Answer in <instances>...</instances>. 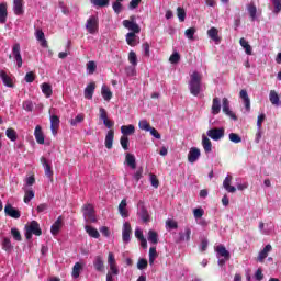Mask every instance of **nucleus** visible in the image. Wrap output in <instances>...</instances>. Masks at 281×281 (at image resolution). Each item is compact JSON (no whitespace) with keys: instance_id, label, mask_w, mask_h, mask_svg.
Masks as SVG:
<instances>
[{"instance_id":"f257e3e1","label":"nucleus","mask_w":281,"mask_h":281,"mask_svg":"<svg viewBox=\"0 0 281 281\" xmlns=\"http://www.w3.org/2000/svg\"><path fill=\"white\" fill-rule=\"evenodd\" d=\"M203 80V76H201V74H199L198 71H194L191 75V79L189 81V91L191 93V95H194L196 98V95H199V93H201V81Z\"/></svg>"},{"instance_id":"f03ea898","label":"nucleus","mask_w":281,"mask_h":281,"mask_svg":"<svg viewBox=\"0 0 281 281\" xmlns=\"http://www.w3.org/2000/svg\"><path fill=\"white\" fill-rule=\"evenodd\" d=\"M25 238L26 240H31L32 236H42L43 229H41V224L36 221H31L29 225L25 226Z\"/></svg>"},{"instance_id":"7ed1b4c3","label":"nucleus","mask_w":281,"mask_h":281,"mask_svg":"<svg viewBox=\"0 0 281 281\" xmlns=\"http://www.w3.org/2000/svg\"><path fill=\"white\" fill-rule=\"evenodd\" d=\"M135 15H131L130 20H124L123 21V26L126 30H130V32H132V34H139V32H142V29L139 27V24H137V22H135Z\"/></svg>"},{"instance_id":"20e7f679","label":"nucleus","mask_w":281,"mask_h":281,"mask_svg":"<svg viewBox=\"0 0 281 281\" xmlns=\"http://www.w3.org/2000/svg\"><path fill=\"white\" fill-rule=\"evenodd\" d=\"M82 212L85 220L88 223H95L98 220L95 218V210L93 209L92 204H85L82 206Z\"/></svg>"},{"instance_id":"39448f33","label":"nucleus","mask_w":281,"mask_h":281,"mask_svg":"<svg viewBox=\"0 0 281 281\" xmlns=\"http://www.w3.org/2000/svg\"><path fill=\"white\" fill-rule=\"evenodd\" d=\"M207 137L213 139V142H218L225 137V128L223 127H213L206 132Z\"/></svg>"},{"instance_id":"423d86ee","label":"nucleus","mask_w":281,"mask_h":281,"mask_svg":"<svg viewBox=\"0 0 281 281\" xmlns=\"http://www.w3.org/2000/svg\"><path fill=\"white\" fill-rule=\"evenodd\" d=\"M100 22L95 15H91L87 20L86 30L89 32V34H95L99 30Z\"/></svg>"},{"instance_id":"0eeeda50","label":"nucleus","mask_w":281,"mask_h":281,"mask_svg":"<svg viewBox=\"0 0 281 281\" xmlns=\"http://www.w3.org/2000/svg\"><path fill=\"white\" fill-rule=\"evenodd\" d=\"M12 56L14 60L16 61V66L19 69L23 67V57L21 56V44L15 43L12 47Z\"/></svg>"},{"instance_id":"6e6552de","label":"nucleus","mask_w":281,"mask_h":281,"mask_svg":"<svg viewBox=\"0 0 281 281\" xmlns=\"http://www.w3.org/2000/svg\"><path fill=\"white\" fill-rule=\"evenodd\" d=\"M40 161L44 167V172L47 179H49V181H54V170H52V165H49V162L47 161V158L41 157Z\"/></svg>"},{"instance_id":"1a4fd4ad","label":"nucleus","mask_w":281,"mask_h":281,"mask_svg":"<svg viewBox=\"0 0 281 281\" xmlns=\"http://www.w3.org/2000/svg\"><path fill=\"white\" fill-rule=\"evenodd\" d=\"M133 233V228L131 227V223L125 222L123 224V229H122V239L125 245H128L131 243V234Z\"/></svg>"},{"instance_id":"9d476101","label":"nucleus","mask_w":281,"mask_h":281,"mask_svg":"<svg viewBox=\"0 0 281 281\" xmlns=\"http://www.w3.org/2000/svg\"><path fill=\"white\" fill-rule=\"evenodd\" d=\"M4 214L10 216L11 218H21V211L12 206V204L8 203L4 206Z\"/></svg>"},{"instance_id":"9b49d317","label":"nucleus","mask_w":281,"mask_h":281,"mask_svg":"<svg viewBox=\"0 0 281 281\" xmlns=\"http://www.w3.org/2000/svg\"><path fill=\"white\" fill-rule=\"evenodd\" d=\"M138 216L143 221V223H148L150 221V215L148 214V210L144 205V202H138Z\"/></svg>"},{"instance_id":"f8f14e48","label":"nucleus","mask_w":281,"mask_h":281,"mask_svg":"<svg viewBox=\"0 0 281 281\" xmlns=\"http://www.w3.org/2000/svg\"><path fill=\"white\" fill-rule=\"evenodd\" d=\"M222 111L225 113V115H228L232 120H238V116L232 110H229V100L227 98H224L222 100Z\"/></svg>"},{"instance_id":"ddd939ff","label":"nucleus","mask_w":281,"mask_h":281,"mask_svg":"<svg viewBox=\"0 0 281 281\" xmlns=\"http://www.w3.org/2000/svg\"><path fill=\"white\" fill-rule=\"evenodd\" d=\"M199 157H201V149L191 147L188 154L189 164H195V161H199Z\"/></svg>"},{"instance_id":"4468645a","label":"nucleus","mask_w":281,"mask_h":281,"mask_svg":"<svg viewBox=\"0 0 281 281\" xmlns=\"http://www.w3.org/2000/svg\"><path fill=\"white\" fill-rule=\"evenodd\" d=\"M93 267L95 271H99L100 273L104 272V257H102V255L94 257Z\"/></svg>"},{"instance_id":"2eb2a0df","label":"nucleus","mask_w":281,"mask_h":281,"mask_svg":"<svg viewBox=\"0 0 281 281\" xmlns=\"http://www.w3.org/2000/svg\"><path fill=\"white\" fill-rule=\"evenodd\" d=\"M8 22V3H0V24L3 25Z\"/></svg>"},{"instance_id":"dca6fc26","label":"nucleus","mask_w":281,"mask_h":281,"mask_svg":"<svg viewBox=\"0 0 281 281\" xmlns=\"http://www.w3.org/2000/svg\"><path fill=\"white\" fill-rule=\"evenodd\" d=\"M58 128H60V117L58 115L50 116V131L53 135H57Z\"/></svg>"},{"instance_id":"f3484780","label":"nucleus","mask_w":281,"mask_h":281,"mask_svg":"<svg viewBox=\"0 0 281 281\" xmlns=\"http://www.w3.org/2000/svg\"><path fill=\"white\" fill-rule=\"evenodd\" d=\"M34 137L37 144H41V145L45 144V134H43V127H41V125L35 126Z\"/></svg>"},{"instance_id":"a211bd4d","label":"nucleus","mask_w":281,"mask_h":281,"mask_svg":"<svg viewBox=\"0 0 281 281\" xmlns=\"http://www.w3.org/2000/svg\"><path fill=\"white\" fill-rule=\"evenodd\" d=\"M207 36L211 38V41L215 42V45H218L221 43V36H218V29L212 26L207 31Z\"/></svg>"},{"instance_id":"6ab92c4d","label":"nucleus","mask_w":281,"mask_h":281,"mask_svg":"<svg viewBox=\"0 0 281 281\" xmlns=\"http://www.w3.org/2000/svg\"><path fill=\"white\" fill-rule=\"evenodd\" d=\"M93 93H95V82L89 83L83 92L86 100H93Z\"/></svg>"},{"instance_id":"aec40b11","label":"nucleus","mask_w":281,"mask_h":281,"mask_svg":"<svg viewBox=\"0 0 281 281\" xmlns=\"http://www.w3.org/2000/svg\"><path fill=\"white\" fill-rule=\"evenodd\" d=\"M239 98L243 100L245 104V109L247 111L251 110V100L249 99V94L247 93V90H240Z\"/></svg>"},{"instance_id":"412c9836","label":"nucleus","mask_w":281,"mask_h":281,"mask_svg":"<svg viewBox=\"0 0 281 281\" xmlns=\"http://www.w3.org/2000/svg\"><path fill=\"white\" fill-rule=\"evenodd\" d=\"M113 139H115V131L110 130L105 135V148H108V150L113 148Z\"/></svg>"},{"instance_id":"4be33fe9","label":"nucleus","mask_w":281,"mask_h":281,"mask_svg":"<svg viewBox=\"0 0 281 281\" xmlns=\"http://www.w3.org/2000/svg\"><path fill=\"white\" fill-rule=\"evenodd\" d=\"M271 249H273L271 244L266 245L265 248L259 252L257 257V261L265 262V259L267 258V256H269V252L271 251Z\"/></svg>"},{"instance_id":"5701e85b","label":"nucleus","mask_w":281,"mask_h":281,"mask_svg":"<svg viewBox=\"0 0 281 281\" xmlns=\"http://www.w3.org/2000/svg\"><path fill=\"white\" fill-rule=\"evenodd\" d=\"M232 176H227L223 181V188L226 190V192L234 194V192H236V187L232 186Z\"/></svg>"},{"instance_id":"b1692460","label":"nucleus","mask_w":281,"mask_h":281,"mask_svg":"<svg viewBox=\"0 0 281 281\" xmlns=\"http://www.w3.org/2000/svg\"><path fill=\"white\" fill-rule=\"evenodd\" d=\"M60 227H63V216H59L52 225L50 234H53V236H57V234L60 232Z\"/></svg>"},{"instance_id":"393cba45","label":"nucleus","mask_w":281,"mask_h":281,"mask_svg":"<svg viewBox=\"0 0 281 281\" xmlns=\"http://www.w3.org/2000/svg\"><path fill=\"white\" fill-rule=\"evenodd\" d=\"M121 133L123 137H128V135H135V125H122L121 126Z\"/></svg>"},{"instance_id":"a878e982","label":"nucleus","mask_w":281,"mask_h":281,"mask_svg":"<svg viewBox=\"0 0 281 281\" xmlns=\"http://www.w3.org/2000/svg\"><path fill=\"white\" fill-rule=\"evenodd\" d=\"M215 251L218 254V256L224 258V260H229V258H232V255L229 254L227 248H225V246H223V245H218L216 247Z\"/></svg>"},{"instance_id":"bb28decb","label":"nucleus","mask_w":281,"mask_h":281,"mask_svg":"<svg viewBox=\"0 0 281 281\" xmlns=\"http://www.w3.org/2000/svg\"><path fill=\"white\" fill-rule=\"evenodd\" d=\"M13 12L16 16L23 14V0H13Z\"/></svg>"},{"instance_id":"cd10ccee","label":"nucleus","mask_w":281,"mask_h":281,"mask_svg":"<svg viewBox=\"0 0 281 281\" xmlns=\"http://www.w3.org/2000/svg\"><path fill=\"white\" fill-rule=\"evenodd\" d=\"M0 78L5 87L13 88L14 83L12 82V78L8 76V72L5 70H0Z\"/></svg>"},{"instance_id":"c85d7f7f","label":"nucleus","mask_w":281,"mask_h":281,"mask_svg":"<svg viewBox=\"0 0 281 281\" xmlns=\"http://www.w3.org/2000/svg\"><path fill=\"white\" fill-rule=\"evenodd\" d=\"M126 199H123L119 204V214L122 216V218H128V209H126Z\"/></svg>"},{"instance_id":"c756f323","label":"nucleus","mask_w":281,"mask_h":281,"mask_svg":"<svg viewBox=\"0 0 281 281\" xmlns=\"http://www.w3.org/2000/svg\"><path fill=\"white\" fill-rule=\"evenodd\" d=\"M211 113L212 115H218V113H221V99H218V97L213 99Z\"/></svg>"},{"instance_id":"7c9ffc66","label":"nucleus","mask_w":281,"mask_h":281,"mask_svg":"<svg viewBox=\"0 0 281 281\" xmlns=\"http://www.w3.org/2000/svg\"><path fill=\"white\" fill-rule=\"evenodd\" d=\"M202 147L204 153L209 154L212 150V140L205 134L202 135Z\"/></svg>"},{"instance_id":"2f4dec72","label":"nucleus","mask_w":281,"mask_h":281,"mask_svg":"<svg viewBox=\"0 0 281 281\" xmlns=\"http://www.w3.org/2000/svg\"><path fill=\"white\" fill-rule=\"evenodd\" d=\"M101 94L103 100H105V102L111 101V99L113 98V92H111V89H109V87L106 86H102Z\"/></svg>"},{"instance_id":"473e14b6","label":"nucleus","mask_w":281,"mask_h":281,"mask_svg":"<svg viewBox=\"0 0 281 281\" xmlns=\"http://www.w3.org/2000/svg\"><path fill=\"white\" fill-rule=\"evenodd\" d=\"M190 236H192V229H190V227H186L184 235L183 233H179V241L183 243V240H186L187 243H190Z\"/></svg>"},{"instance_id":"72a5a7b5","label":"nucleus","mask_w":281,"mask_h":281,"mask_svg":"<svg viewBox=\"0 0 281 281\" xmlns=\"http://www.w3.org/2000/svg\"><path fill=\"white\" fill-rule=\"evenodd\" d=\"M35 36L37 41H40L42 47H47V40H45V33L43 32V30H36Z\"/></svg>"},{"instance_id":"f704fd0d","label":"nucleus","mask_w":281,"mask_h":281,"mask_svg":"<svg viewBox=\"0 0 281 281\" xmlns=\"http://www.w3.org/2000/svg\"><path fill=\"white\" fill-rule=\"evenodd\" d=\"M239 45L245 49V53L247 54V56H251L252 54L251 45H249V42H247L245 37H241L239 40Z\"/></svg>"},{"instance_id":"c9c22d12","label":"nucleus","mask_w":281,"mask_h":281,"mask_svg":"<svg viewBox=\"0 0 281 281\" xmlns=\"http://www.w3.org/2000/svg\"><path fill=\"white\" fill-rule=\"evenodd\" d=\"M85 229L91 238H100V232H98V229L94 228L93 226L86 225Z\"/></svg>"},{"instance_id":"e433bc0d","label":"nucleus","mask_w":281,"mask_h":281,"mask_svg":"<svg viewBox=\"0 0 281 281\" xmlns=\"http://www.w3.org/2000/svg\"><path fill=\"white\" fill-rule=\"evenodd\" d=\"M125 161H126L127 166H130V168H132V170H135V168H137V162L135 161V155L126 154Z\"/></svg>"},{"instance_id":"4c0bfd02","label":"nucleus","mask_w":281,"mask_h":281,"mask_svg":"<svg viewBox=\"0 0 281 281\" xmlns=\"http://www.w3.org/2000/svg\"><path fill=\"white\" fill-rule=\"evenodd\" d=\"M41 89L45 98H52V93H54V91L52 90V85L44 82L42 83Z\"/></svg>"},{"instance_id":"58836bf2","label":"nucleus","mask_w":281,"mask_h":281,"mask_svg":"<svg viewBox=\"0 0 281 281\" xmlns=\"http://www.w3.org/2000/svg\"><path fill=\"white\" fill-rule=\"evenodd\" d=\"M269 100H270L271 104H273L276 106H278V104H280V95H278V92H276V90L270 91Z\"/></svg>"},{"instance_id":"ea45409f","label":"nucleus","mask_w":281,"mask_h":281,"mask_svg":"<svg viewBox=\"0 0 281 281\" xmlns=\"http://www.w3.org/2000/svg\"><path fill=\"white\" fill-rule=\"evenodd\" d=\"M149 243H153V245H157V243H159V234H157V232L150 229L148 232V236H147Z\"/></svg>"},{"instance_id":"a19ab883","label":"nucleus","mask_w":281,"mask_h":281,"mask_svg":"<svg viewBox=\"0 0 281 281\" xmlns=\"http://www.w3.org/2000/svg\"><path fill=\"white\" fill-rule=\"evenodd\" d=\"M5 135H7L8 139H10L11 142H16V139L19 138L16 131L12 127H9L7 130Z\"/></svg>"},{"instance_id":"79ce46f5","label":"nucleus","mask_w":281,"mask_h":281,"mask_svg":"<svg viewBox=\"0 0 281 281\" xmlns=\"http://www.w3.org/2000/svg\"><path fill=\"white\" fill-rule=\"evenodd\" d=\"M126 43L130 47H135L137 45V38L135 37V33H127L126 34Z\"/></svg>"},{"instance_id":"37998d69","label":"nucleus","mask_w":281,"mask_h":281,"mask_svg":"<svg viewBox=\"0 0 281 281\" xmlns=\"http://www.w3.org/2000/svg\"><path fill=\"white\" fill-rule=\"evenodd\" d=\"M247 10L251 21H256V14L258 13V9L256 8V4L254 3L248 4Z\"/></svg>"},{"instance_id":"c03bdc74","label":"nucleus","mask_w":281,"mask_h":281,"mask_svg":"<svg viewBox=\"0 0 281 281\" xmlns=\"http://www.w3.org/2000/svg\"><path fill=\"white\" fill-rule=\"evenodd\" d=\"M80 271H82V263L76 262L72 267V278H80Z\"/></svg>"},{"instance_id":"a18cd8bd","label":"nucleus","mask_w":281,"mask_h":281,"mask_svg":"<svg viewBox=\"0 0 281 281\" xmlns=\"http://www.w3.org/2000/svg\"><path fill=\"white\" fill-rule=\"evenodd\" d=\"M159 255L157 254V248L156 247H150L149 248V265H155V259Z\"/></svg>"},{"instance_id":"49530a36","label":"nucleus","mask_w":281,"mask_h":281,"mask_svg":"<svg viewBox=\"0 0 281 281\" xmlns=\"http://www.w3.org/2000/svg\"><path fill=\"white\" fill-rule=\"evenodd\" d=\"M2 249L4 251H12V241L10 240V238L4 237L2 240Z\"/></svg>"},{"instance_id":"de8ad7c7","label":"nucleus","mask_w":281,"mask_h":281,"mask_svg":"<svg viewBox=\"0 0 281 281\" xmlns=\"http://www.w3.org/2000/svg\"><path fill=\"white\" fill-rule=\"evenodd\" d=\"M97 8H106L111 0H90Z\"/></svg>"},{"instance_id":"09e8293b","label":"nucleus","mask_w":281,"mask_h":281,"mask_svg":"<svg viewBox=\"0 0 281 281\" xmlns=\"http://www.w3.org/2000/svg\"><path fill=\"white\" fill-rule=\"evenodd\" d=\"M151 127L153 126H150V123H148L147 120H142L138 122V128H140V131H146V133H148V130Z\"/></svg>"},{"instance_id":"8fccbe9b","label":"nucleus","mask_w":281,"mask_h":281,"mask_svg":"<svg viewBox=\"0 0 281 281\" xmlns=\"http://www.w3.org/2000/svg\"><path fill=\"white\" fill-rule=\"evenodd\" d=\"M98 69V65H95V61L91 60L87 64V71L90 75L95 74V70Z\"/></svg>"},{"instance_id":"3c124183","label":"nucleus","mask_w":281,"mask_h":281,"mask_svg":"<svg viewBox=\"0 0 281 281\" xmlns=\"http://www.w3.org/2000/svg\"><path fill=\"white\" fill-rule=\"evenodd\" d=\"M34 196H35L34 190L32 189L26 190L24 193V203H30V201H32Z\"/></svg>"},{"instance_id":"603ef678","label":"nucleus","mask_w":281,"mask_h":281,"mask_svg":"<svg viewBox=\"0 0 281 281\" xmlns=\"http://www.w3.org/2000/svg\"><path fill=\"white\" fill-rule=\"evenodd\" d=\"M194 34H196V29L190 27L184 31V36L189 38V41H194Z\"/></svg>"},{"instance_id":"864d4df0","label":"nucleus","mask_w":281,"mask_h":281,"mask_svg":"<svg viewBox=\"0 0 281 281\" xmlns=\"http://www.w3.org/2000/svg\"><path fill=\"white\" fill-rule=\"evenodd\" d=\"M177 16H178L179 21L181 23H183V21H186V9L178 7L177 8Z\"/></svg>"},{"instance_id":"5fc2aeb1","label":"nucleus","mask_w":281,"mask_h":281,"mask_svg":"<svg viewBox=\"0 0 281 281\" xmlns=\"http://www.w3.org/2000/svg\"><path fill=\"white\" fill-rule=\"evenodd\" d=\"M181 60V55H179L178 52L172 53V55L169 57V63L171 65H177Z\"/></svg>"},{"instance_id":"6e6d98bb","label":"nucleus","mask_w":281,"mask_h":281,"mask_svg":"<svg viewBox=\"0 0 281 281\" xmlns=\"http://www.w3.org/2000/svg\"><path fill=\"white\" fill-rule=\"evenodd\" d=\"M11 235L18 243H21V240L23 239L21 237V232L19 231V228H11Z\"/></svg>"},{"instance_id":"4d7b16f0","label":"nucleus","mask_w":281,"mask_h":281,"mask_svg":"<svg viewBox=\"0 0 281 281\" xmlns=\"http://www.w3.org/2000/svg\"><path fill=\"white\" fill-rule=\"evenodd\" d=\"M166 227H168V229H178L179 224L177 223V221L168 218L166 221Z\"/></svg>"},{"instance_id":"13d9d810","label":"nucleus","mask_w":281,"mask_h":281,"mask_svg":"<svg viewBox=\"0 0 281 281\" xmlns=\"http://www.w3.org/2000/svg\"><path fill=\"white\" fill-rule=\"evenodd\" d=\"M228 137H229V140L233 142V144H240V142H243V138L240 137V135L236 133H231Z\"/></svg>"},{"instance_id":"bf43d9fd","label":"nucleus","mask_w":281,"mask_h":281,"mask_svg":"<svg viewBox=\"0 0 281 281\" xmlns=\"http://www.w3.org/2000/svg\"><path fill=\"white\" fill-rule=\"evenodd\" d=\"M128 60L133 67H137V54L135 52L131 50L128 54Z\"/></svg>"},{"instance_id":"052dcab7","label":"nucleus","mask_w":281,"mask_h":281,"mask_svg":"<svg viewBox=\"0 0 281 281\" xmlns=\"http://www.w3.org/2000/svg\"><path fill=\"white\" fill-rule=\"evenodd\" d=\"M80 122H85V114H78L74 120L70 121L71 126H76L80 124Z\"/></svg>"},{"instance_id":"680f3d73","label":"nucleus","mask_w":281,"mask_h":281,"mask_svg":"<svg viewBox=\"0 0 281 281\" xmlns=\"http://www.w3.org/2000/svg\"><path fill=\"white\" fill-rule=\"evenodd\" d=\"M120 144H121L123 150H128L130 140H128L127 136H121Z\"/></svg>"},{"instance_id":"e2e57ef3","label":"nucleus","mask_w":281,"mask_h":281,"mask_svg":"<svg viewBox=\"0 0 281 281\" xmlns=\"http://www.w3.org/2000/svg\"><path fill=\"white\" fill-rule=\"evenodd\" d=\"M149 177L153 188H159V179H157V176L155 173H150Z\"/></svg>"},{"instance_id":"0e129e2a","label":"nucleus","mask_w":281,"mask_h":281,"mask_svg":"<svg viewBox=\"0 0 281 281\" xmlns=\"http://www.w3.org/2000/svg\"><path fill=\"white\" fill-rule=\"evenodd\" d=\"M148 267V260L142 258L138 260L137 262V269H139L140 271L146 269Z\"/></svg>"},{"instance_id":"69168bd1","label":"nucleus","mask_w":281,"mask_h":281,"mask_svg":"<svg viewBox=\"0 0 281 281\" xmlns=\"http://www.w3.org/2000/svg\"><path fill=\"white\" fill-rule=\"evenodd\" d=\"M274 5V14H280L281 12V0H271Z\"/></svg>"},{"instance_id":"338daca9","label":"nucleus","mask_w":281,"mask_h":281,"mask_svg":"<svg viewBox=\"0 0 281 281\" xmlns=\"http://www.w3.org/2000/svg\"><path fill=\"white\" fill-rule=\"evenodd\" d=\"M112 9L115 14H120V12H122V2H113Z\"/></svg>"},{"instance_id":"774afa93","label":"nucleus","mask_w":281,"mask_h":281,"mask_svg":"<svg viewBox=\"0 0 281 281\" xmlns=\"http://www.w3.org/2000/svg\"><path fill=\"white\" fill-rule=\"evenodd\" d=\"M24 80H25V82H33L34 80H36V75H34V72L30 71L25 75Z\"/></svg>"}]
</instances>
